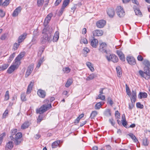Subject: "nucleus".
I'll use <instances>...</instances> for the list:
<instances>
[{"mask_svg": "<svg viewBox=\"0 0 150 150\" xmlns=\"http://www.w3.org/2000/svg\"><path fill=\"white\" fill-rule=\"evenodd\" d=\"M52 13H50L46 16L44 23V25L45 26H46L50 21L52 17Z\"/></svg>", "mask_w": 150, "mask_h": 150, "instance_id": "9", "label": "nucleus"}, {"mask_svg": "<svg viewBox=\"0 0 150 150\" xmlns=\"http://www.w3.org/2000/svg\"><path fill=\"white\" fill-rule=\"evenodd\" d=\"M97 99H99L102 100H104L105 99V96L104 95H99L98 96V97L97 98Z\"/></svg>", "mask_w": 150, "mask_h": 150, "instance_id": "50", "label": "nucleus"}, {"mask_svg": "<svg viewBox=\"0 0 150 150\" xmlns=\"http://www.w3.org/2000/svg\"><path fill=\"white\" fill-rule=\"evenodd\" d=\"M22 9L21 7L19 6L14 11L13 14L12 16L13 17H16L17 16L18 13H19Z\"/></svg>", "mask_w": 150, "mask_h": 150, "instance_id": "14", "label": "nucleus"}, {"mask_svg": "<svg viewBox=\"0 0 150 150\" xmlns=\"http://www.w3.org/2000/svg\"><path fill=\"white\" fill-rule=\"evenodd\" d=\"M147 96V94L146 93H142L140 92L139 93L138 97L140 99L143 98H146Z\"/></svg>", "mask_w": 150, "mask_h": 150, "instance_id": "25", "label": "nucleus"}, {"mask_svg": "<svg viewBox=\"0 0 150 150\" xmlns=\"http://www.w3.org/2000/svg\"><path fill=\"white\" fill-rule=\"evenodd\" d=\"M27 35V34L26 33H24L19 36L18 39V43H21L26 38Z\"/></svg>", "mask_w": 150, "mask_h": 150, "instance_id": "15", "label": "nucleus"}, {"mask_svg": "<svg viewBox=\"0 0 150 150\" xmlns=\"http://www.w3.org/2000/svg\"><path fill=\"white\" fill-rule=\"evenodd\" d=\"M102 105L101 103L98 102L96 103L95 106V108L96 110H98L100 109Z\"/></svg>", "mask_w": 150, "mask_h": 150, "instance_id": "35", "label": "nucleus"}, {"mask_svg": "<svg viewBox=\"0 0 150 150\" xmlns=\"http://www.w3.org/2000/svg\"><path fill=\"white\" fill-rule=\"evenodd\" d=\"M6 35L5 34H4L1 36V39L2 40H4L6 39Z\"/></svg>", "mask_w": 150, "mask_h": 150, "instance_id": "63", "label": "nucleus"}, {"mask_svg": "<svg viewBox=\"0 0 150 150\" xmlns=\"http://www.w3.org/2000/svg\"><path fill=\"white\" fill-rule=\"evenodd\" d=\"M106 44L105 43H102L100 45L99 50L103 53H107Z\"/></svg>", "mask_w": 150, "mask_h": 150, "instance_id": "7", "label": "nucleus"}, {"mask_svg": "<svg viewBox=\"0 0 150 150\" xmlns=\"http://www.w3.org/2000/svg\"><path fill=\"white\" fill-rule=\"evenodd\" d=\"M132 96L136 97V92L135 91H132Z\"/></svg>", "mask_w": 150, "mask_h": 150, "instance_id": "62", "label": "nucleus"}, {"mask_svg": "<svg viewBox=\"0 0 150 150\" xmlns=\"http://www.w3.org/2000/svg\"><path fill=\"white\" fill-rule=\"evenodd\" d=\"M109 121L113 126H114L115 123L114 120L112 119H110L109 120Z\"/></svg>", "mask_w": 150, "mask_h": 150, "instance_id": "56", "label": "nucleus"}, {"mask_svg": "<svg viewBox=\"0 0 150 150\" xmlns=\"http://www.w3.org/2000/svg\"><path fill=\"white\" fill-rule=\"evenodd\" d=\"M97 114L98 113L96 111H93L91 114L90 117L91 119L94 118V117L97 115Z\"/></svg>", "mask_w": 150, "mask_h": 150, "instance_id": "34", "label": "nucleus"}, {"mask_svg": "<svg viewBox=\"0 0 150 150\" xmlns=\"http://www.w3.org/2000/svg\"><path fill=\"white\" fill-rule=\"evenodd\" d=\"M15 56V53H13L9 57L8 59V62H11V61L13 59V58Z\"/></svg>", "mask_w": 150, "mask_h": 150, "instance_id": "33", "label": "nucleus"}, {"mask_svg": "<svg viewBox=\"0 0 150 150\" xmlns=\"http://www.w3.org/2000/svg\"><path fill=\"white\" fill-rule=\"evenodd\" d=\"M6 134L5 133H3L0 135V144L3 141V138L5 136Z\"/></svg>", "mask_w": 150, "mask_h": 150, "instance_id": "47", "label": "nucleus"}, {"mask_svg": "<svg viewBox=\"0 0 150 150\" xmlns=\"http://www.w3.org/2000/svg\"><path fill=\"white\" fill-rule=\"evenodd\" d=\"M70 0H64L62 6V9H64L69 4Z\"/></svg>", "mask_w": 150, "mask_h": 150, "instance_id": "26", "label": "nucleus"}, {"mask_svg": "<svg viewBox=\"0 0 150 150\" xmlns=\"http://www.w3.org/2000/svg\"><path fill=\"white\" fill-rule=\"evenodd\" d=\"M9 111L8 110H6L5 111L3 114L2 117L3 118H6V117L8 115V114Z\"/></svg>", "mask_w": 150, "mask_h": 150, "instance_id": "38", "label": "nucleus"}, {"mask_svg": "<svg viewBox=\"0 0 150 150\" xmlns=\"http://www.w3.org/2000/svg\"><path fill=\"white\" fill-rule=\"evenodd\" d=\"M127 60L128 63L132 65H134L136 64L135 60L132 57L128 56L127 58Z\"/></svg>", "mask_w": 150, "mask_h": 150, "instance_id": "8", "label": "nucleus"}, {"mask_svg": "<svg viewBox=\"0 0 150 150\" xmlns=\"http://www.w3.org/2000/svg\"><path fill=\"white\" fill-rule=\"evenodd\" d=\"M103 31L100 30H96L93 31V35L94 36H100L103 34Z\"/></svg>", "mask_w": 150, "mask_h": 150, "instance_id": "11", "label": "nucleus"}, {"mask_svg": "<svg viewBox=\"0 0 150 150\" xmlns=\"http://www.w3.org/2000/svg\"><path fill=\"white\" fill-rule=\"evenodd\" d=\"M117 15L120 18L123 17L125 14L123 8L120 6H118L116 9Z\"/></svg>", "mask_w": 150, "mask_h": 150, "instance_id": "5", "label": "nucleus"}, {"mask_svg": "<svg viewBox=\"0 0 150 150\" xmlns=\"http://www.w3.org/2000/svg\"><path fill=\"white\" fill-rule=\"evenodd\" d=\"M17 69L14 66L12 65L8 69L7 72L8 74H11Z\"/></svg>", "mask_w": 150, "mask_h": 150, "instance_id": "20", "label": "nucleus"}, {"mask_svg": "<svg viewBox=\"0 0 150 150\" xmlns=\"http://www.w3.org/2000/svg\"><path fill=\"white\" fill-rule=\"evenodd\" d=\"M95 75L93 74H92L87 77L86 79V80L87 81L91 80L95 78Z\"/></svg>", "mask_w": 150, "mask_h": 150, "instance_id": "31", "label": "nucleus"}, {"mask_svg": "<svg viewBox=\"0 0 150 150\" xmlns=\"http://www.w3.org/2000/svg\"><path fill=\"white\" fill-rule=\"evenodd\" d=\"M37 94L40 98H44L46 96V92L40 89L38 91Z\"/></svg>", "mask_w": 150, "mask_h": 150, "instance_id": "13", "label": "nucleus"}, {"mask_svg": "<svg viewBox=\"0 0 150 150\" xmlns=\"http://www.w3.org/2000/svg\"><path fill=\"white\" fill-rule=\"evenodd\" d=\"M82 42L85 44H87L88 43L87 40L85 38H83L82 39Z\"/></svg>", "mask_w": 150, "mask_h": 150, "instance_id": "64", "label": "nucleus"}, {"mask_svg": "<svg viewBox=\"0 0 150 150\" xmlns=\"http://www.w3.org/2000/svg\"><path fill=\"white\" fill-rule=\"evenodd\" d=\"M98 43V40L96 39L93 38L91 41V45L93 47L96 48Z\"/></svg>", "mask_w": 150, "mask_h": 150, "instance_id": "18", "label": "nucleus"}, {"mask_svg": "<svg viewBox=\"0 0 150 150\" xmlns=\"http://www.w3.org/2000/svg\"><path fill=\"white\" fill-rule=\"evenodd\" d=\"M106 58L109 61H112L114 62H117L118 60L117 57L115 54H112L109 56H106Z\"/></svg>", "mask_w": 150, "mask_h": 150, "instance_id": "6", "label": "nucleus"}, {"mask_svg": "<svg viewBox=\"0 0 150 150\" xmlns=\"http://www.w3.org/2000/svg\"><path fill=\"white\" fill-rule=\"evenodd\" d=\"M126 89L127 94L129 96L131 94L130 92L129 91V88L128 86H127V84L126 85Z\"/></svg>", "mask_w": 150, "mask_h": 150, "instance_id": "51", "label": "nucleus"}, {"mask_svg": "<svg viewBox=\"0 0 150 150\" xmlns=\"http://www.w3.org/2000/svg\"><path fill=\"white\" fill-rule=\"evenodd\" d=\"M43 62V58H41L39 61L36 66V68L38 69Z\"/></svg>", "mask_w": 150, "mask_h": 150, "instance_id": "36", "label": "nucleus"}, {"mask_svg": "<svg viewBox=\"0 0 150 150\" xmlns=\"http://www.w3.org/2000/svg\"><path fill=\"white\" fill-rule=\"evenodd\" d=\"M9 65L8 64H4L1 67L2 70L4 71L8 67Z\"/></svg>", "mask_w": 150, "mask_h": 150, "instance_id": "44", "label": "nucleus"}, {"mask_svg": "<svg viewBox=\"0 0 150 150\" xmlns=\"http://www.w3.org/2000/svg\"><path fill=\"white\" fill-rule=\"evenodd\" d=\"M52 107L51 104L47 105H43L39 108L36 110L37 113L41 114L46 112Z\"/></svg>", "mask_w": 150, "mask_h": 150, "instance_id": "3", "label": "nucleus"}, {"mask_svg": "<svg viewBox=\"0 0 150 150\" xmlns=\"http://www.w3.org/2000/svg\"><path fill=\"white\" fill-rule=\"evenodd\" d=\"M33 82H31L29 85H28L26 92V93L27 94H29L30 93L33 85Z\"/></svg>", "mask_w": 150, "mask_h": 150, "instance_id": "21", "label": "nucleus"}, {"mask_svg": "<svg viewBox=\"0 0 150 150\" xmlns=\"http://www.w3.org/2000/svg\"><path fill=\"white\" fill-rule=\"evenodd\" d=\"M22 137V134L21 132L18 133L15 135V138H13V141L15 144L18 145L21 143V138Z\"/></svg>", "mask_w": 150, "mask_h": 150, "instance_id": "4", "label": "nucleus"}, {"mask_svg": "<svg viewBox=\"0 0 150 150\" xmlns=\"http://www.w3.org/2000/svg\"><path fill=\"white\" fill-rule=\"evenodd\" d=\"M21 99L23 101H25L26 100V94L25 93H23L21 95Z\"/></svg>", "mask_w": 150, "mask_h": 150, "instance_id": "41", "label": "nucleus"}, {"mask_svg": "<svg viewBox=\"0 0 150 150\" xmlns=\"http://www.w3.org/2000/svg\"><path fill=\"white\" fill-rule=\"evenodd\" d=\"M122 125L126 128L127 127V122L126 120H122Z\"/></svg>", "mask_w": 150, "mask_h": 150, "instance_id": "54", "label": "nucleus"}, {"mask_svg": "<svg viewBox=\"0 0 150 150\" xmlns=\"http://www.w3.org/2000/svg\"><path fill=\"white\" fill-rule=\"evenodd\" d=\"M136 106L137 108L142 109L144 107V106L143 105L141 104L139 102L137 103H136Z\"/></svg>", "mask_w": 150, "mask_h": 150, "instance_id": "49", "label": "nucleus"}, {"mask_svg": "<svg viewBox=\"0 0 150 150\" xmlns=\"http://www.w3.org/2000/svg\"><path fill=\"white\" fill-rule=\"evenodd\" d=\"M104 115L107 117L110 116L111 115V113L110 110L109 109H106L104 112Z\"/></svg>", "mask_w": 150, "mask_h": 150, "instance_id": "32", "label": "nucleus"}, {"mask_svg": "<svg viewBox=\"0 0 150 150\" xmlns=\"http://www.w3.org/2000/svg\"><path fill=\"white\" fill-rule=\"evenodd\" d=\"M13 146V143L12 142H9L6 145L5 149L6 150H11Z\"/></svg>", "mask_w": 150, "mask_h": 150, "instance_id": "19", "label": "nucleus"}, {"mask_svg": "<svg viewBox=\"0 0 150 150\" xmlns=\"http://www.w3.org/2000/svg\"><path fill=\"white\" fill-rule=\"evenodd\" d=\"M10 0H5V1L2 4V5L3 6H6L9 3Z\"/></svg>", "mask_w": 150, "mask_h": 150, "instance_id": "48", "label": "nucleus"}, {"mask_svg": "<svg viewBox=\"0 0 150 150\" xmlns=\"http://www.w3.org/2000/svg\"><path fill=\"white\" fill-rule=\"evenodd\" d=\"M59 145V143L55 141L52 144V146L53 148H56Z\"/></svg>", "mask_w": 150, "mask_h": 150, "instance_id": "45", "label": "nucleus"}, {"mask_svg": "<svg viewBox=\"0 0 150 150\" xmlns=\"http://www.w3.org/2000/svg\"><path fill=\"white\" fill-rule=\"evenodd\" d=\"M143 64L146 66L147 67V68H149V67L150 66V63L147 60H144L143 62Z\"/></svg>", "mask_w": 150, "mask_h": 150, "instance_id": "37", "label": "nucleus"}, {"mask_svg": "<svg viewBox=\"0 0 150 150\" xmlns=\"http://www.w3.org/2000/svg\"><path fill=\"white\" fill-rule=\"evenodd\" d=\"M146 74L145 79H148L150 77V69L149 68H147V70L145 71Z\"/></svg>", "mask_w": 150, "mask_h": 150, "instance_id": "23", "label": "nucleus"}, {"mask_svg": "<svg viewBox=\"0 0 150 150\" xmlns=\"http://www.w3.org/2000/svg\"><path fill=\"white\" fill-rule=\"evenodd\" d=\"M115 115L116 117L118 118H119L120 117V113L118 111H115Z\"/></svg>", "mask_w": 150, "mask_h": 150, "instance_id": "55", "label": "nucleus"}, {"mask_svg": "<svg viewBox=\"0 0 150 150\" xmlns=\"http://www.w3.org/2000/svg\"><path fill=\"white\" fill-rule=\"evenodd\" d=\"M47 29L44 28L42 31V36L40 39V42L42 44H44L47 42H50L52 41V38L50 36H48Z\"/></svg>", "mask_w": 150, "mask_h": 150, "instance_id": "1", "label": "nucleus"}, {"mask_svg": "<svg viewBox=\"0 0 150 150\" xmlns=\"http://www.w3.org/2000/svg\"><path fill=\"white\" fill-rule=\"evenodd\" d=\"M129 135L132 139L134 142L137 143L138 142L136 137L133 134L131 133L129 134Z\"/></svg>", "mask_w": 150, "mask_h": 150, "instance_id": "29", "label": "nucleus"}, {"mask_svg": "<svg viewBox=\"0 0 150 150\" xmlns=\"http://www.w3.org/2000/svg\"><path fill=\"white\" fill-rule=\"evenodd\" d=\"M106 24V21L104 20L98 21L96 23V26L99 28H102L104 27Z\"/></svg>", "mask_w": 150, "mask_h": 150, "instance_id": "10", "label": "nucleus"}, {"mask_svg": "<svg viewBox=\"0 0 150 150\" xmlns=\"http://www.w3.org/2000/svg\"><path fill=\"white\" fill-rule=\"evenodd\" d=\"M59 32L58 31L56 32L54 34L53 38V42H57L59 38Z\"/></svg>", "mask_w": 150, "mask_h": 150, "instance_id": "22", "label": "nucleus"}, {"mask_svg": "<svg viewBox=\"0 0 150 150\" xmlns=\"http://www.w3.org/2000/svg\"><path fill=\"white\" fill-rule=\"evenodd\" d=\"M143 144L145 146H147L148 145L147 139L146 138L144 139L143 140Z\"/></svg>", "mask_w": 150, "mask_h": 150, "instance_id": "52", "label": "nucleus"}, {"mask_svg": "<svg viewBox=\"0 0 150 150\" xmlns=\"http://www.w3.org/2000/svg\"><path fill=\"white\" fill-rule=\"evenodd\" d=\"M17 132V130L16 129H13L11 130V135H15Z\"/></svg>", "mask_w": 150, "mask_h": 150, "instance_id": "60", "label": "nucleus"}, {"mask_svg": "<svg viewBox=\"0 0 150 150\" xmlns=\"http://www.w3.org/2000/svg\"><path fill=\"white\" fill-rule=\"evenodd\" d=\"M136 97H133L132 96L131 98V102L132 103H134L135 101H136Z\"/></svg>", "mask_w": 150, "mask_h": 150, "instance_id": "58", "label": "nucleus"}, {"mask_svg": "<svg viewBox=\"0 0 150 150\" xmlns=\"http://www.w3.org/2000/svg\"><path fill=\"white\" fill-rule=\"evenodd\" d=\"M134 11L135 12L136 15L139 16H142V13L139 8H137L134 9Z\"/></svg>", "mask_w": 150, "mask_h": 150, "instance_id": "27", "label": "nucleus"}, {"mask_svg": "<svg viewBox=\"0 0 150 150\" xmlns=\"http://www.w3.org/2000/svg\"><path fill=\"white\" fill-rule=\"evenodd\" d=\"M139 73L142 77L145 78L146 75L145 72H144L142 70H140L139 71Z\"/></svg>", "mask_w": 150, "mask_h": 150, "instance_id": "46", "label": "nucleus"}, {"mask_svg": "<svg viewBox=\"0 0 150 150\" xmlns=\"http://www.w3.org/2000/svg\"><path fill=\"white\" fill-rule=\"evenodd\" d=\"M5 15V13L2 10L0 9V16L1 17L4 16Z\"/></svg>", "mask_w": 150, "mask_h": 150, "instance_id": "53", "label": "nucleus"}, {"mask_svg": "<svg viewBox=\"0 0 150 150\" xmlns=\"http://www.w3.org/2000/svg\"><path fill=\"white\" fill-rule=\"evenodd\" d=\"M108 102L111 105L113 104V102L110 98H108Z\"/></svg>", "mask_w": 150, "mask_h": 150, "instance_id": "59", "label": "nucleus"}, {"mask_svg": "<svg viewBox=\"0 0 150 150\" xmlns=\"http://www.w3.org/2000/svg\"><path fill=\"white\" fill-rule=\"evenodd\" d=\"M83 50L84 53H88L90 52L89 49L86 47H84Z\"/></svg>", "mask_w": 150, "mask_h": 150, "instance_id": "57", "label": "nucleus"}, {"mask_svg": "<svg viewBox=\"0 0 150 150\" xmlns=\"http://www.w3.org/2000/svg\"><path fill=\"white\" fill-rule=\"evenodd\" d=\"M107 13L110 17H113L115 15V12L114 9L112 8H109L107 10Z\"/></svg>", "mask_w": 150, "mask_h": 150, "instance_id": "17", "label": "nucleus"}, {"mask_svg": "<svg viewBox=\"0 0 150 150\" xmlns=\"http://www.w3.org/2000/svg\"><path fill=\"white\" fill-rule=\"evenodd\" d=\"M117 55L119 56L120 59L122 61H125V58L124 54L120 51L117 50Z\"/></svg>", "mask_w": 150, "mask_h": 150, "instance_id": "16", "label": "nucleus"}, {"mask_svg": "<svg viewBox=\"0 0 150 150\" xmlns=\"http://www.w3.org/2000/svg\"><path fill=\"white\" fill-rule=\"evenodd\" d=\"M20 43L18 42V43H15L13 45V49L14 50H16L19 46Z\"/></svg>", "mask_w": 150, "mask_h": 150, "instance_id": "40", "label": "nucleus"}, {"mask_svg": "<svg viewBox=\"0 0 150 150\" xmlns=\"http://www.w3.org/2000/svg\"><path fill=\"white\" fill-rule=\"evenodd\" d=\"M63 71L64 73H68L70 71L71 69L69 67H65L63 69Z\"/></svg>", "mask_w": 150, "mask_h": 150, "instance_id": "39", "label": "nucleus"}, {"mask_svg": "<svg viewBox=\"0 0 150 150\" xmlns=\"http://www.w3.org/2000/svg\"><path fill=\"white\" fill-rule=\"evenodd\" d=\"M37 41L36 39L35 38H33L32 40V44H35L37 43Z\"/></svg>", "mask_w": 150, "mask_h": 150, "instance_id": "61", "label": "nucleus"}, {"mask_svg": "<svg viewBox=\"0 0 150 150\" xmlns=\"http://www.w3.org/2000/svg\"><path fill=\"white\" fill-rule=\"evenodd\" d=\"M30 125V123L28 122H24L21 126V128L24 129L28 127Z\"/></svg>", "mask_w": 150, "mask_h": 150, "instance_id": "24", "label": "nucleus"}, {"mask_svg": "<svg viewBox=\"0 0 150 150\" xmlns=\"http://www.w3.org/2000/svg\"><path fill=\"white\" fill-rule=\"evenodd\" d=\"M44 2V0H37V5L38 6L42 5Z\"/></svg>", "mask_w": 150, "mask_h": 150, "instance_id": "42", "label": "nucleus"}, {"mask_svg": "<svg viewBox=\"0 0 150 150\" xmlns=\"http://www.w3.org/2000/svg\"><path fill=\"white\" fill-rule=\"evenodd\" d=\"M116 69L117 74V76L120 77L122 74L121 68L119 66H117L116 68Z\"/></svg>", "mask_w": 150, "mask_h": 150, "instance_id": "28", "label": "nucleus"}, {"mask_svg": "<svg viewBox=\"0 0 150 150\" xmlns=\"http://www.w3.org/2000/svg\"><path fill=\"white\" fill-rule=\"evenodd\" d=\"M33 64H31L28 67L25 74L26 77H28L30 74L33 69Z\"/></svg>", "mask_w": 150, "mask_h": 150, "instance_id": "12", "label": "nucleus"}, {"mask_svg": "<svg viewBox=\"0 0 150 150\" xmlns=\"http://www.w3.org/2000/svg\"><path fill=\"white\" fill-rule=\"evenodd\" d=\"M25 53V52H21L16 58L13 64L17 69L21 63V60L24 57Z\"/></svg>", "mask_w": 150, "mask_h": 150, "instance_id": "2", "label": "nucleus"}, {"mask_svg": "<svg viewBox=\"0 0 150 150\" xmlns=\"http://www.w3.org/2000/svg\"><path fill=\"white\" fill-rule=\"evenodd\" d=\"M9 98V91H6V93L5 96V100H8Z\"/></svg>", "mask_w": 150, "mask_h": 150, "instance_id": "43", "label": "nucleus"}, {"mask_svg": "<svg viewBox=\"0 0 150 150\" xmlns=\"http://www.w3.org/2000/svg\"><path fill=\"white\" fill-rule=\"evenodd\" d=\"M72 80L71 79H69L65 84V86L67 87H69L72 84Z\"/></svg>", "mask_w": 150, "mask_h": 150, "instance_id": "30", "label": "nucleus"}]
</instances>
